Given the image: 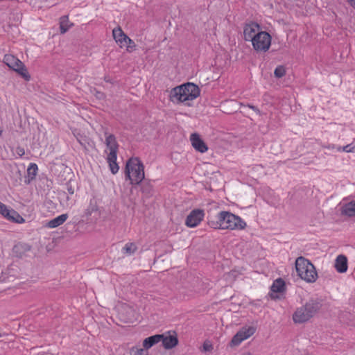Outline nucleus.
<instances>
[{
	"instance_id": "obj_5",
	"label": "nucleus",
	"mask_w": 355,
	"mask_h": 355,
	"mask_svg": "<svg viewBox=\"0 0 355 355\" xmlns=\"http://www.w3.org/2000/svg\"><path fill=\"white\" fill-rule=\"evenodd\" d=\"M105 144L106 149L105 150V153L106 154L107 162L111 172L113 174H116L119 170V166L116 163L119 145L114 136L112 135H107L105 138Z\"/></svg>"
},
{
	"instance_id": "obj_11",
	"label": "nucleus",
	"mask_w": 355,
	"mask_h": 355,
	"mask_svg": "<svg viewBox=\"0 0 355 355\" xmlns=\"http://www.w3.org/2000/svg\"><path fill=\"white\" fill-rule=\"evenodd\" d=\"M205 211L201 209H196L192 210L187 216L185 225L191 228L198 226L205 217Z\"/></svg>"
},
{
	"instance_id": "obj_24",
	"label": "nucleus",
	"mask_w": 355,
	"mask_h": 355,
	"mask_svg": "<svg viewBox=\"0 0 355 355\" xmlns=\"http://www.w3.org/2000/svg\"><path fill=\"white\" fill-rule=\"evenodd\" d=\"M129 355H149V353L144 348L132 347L130 349Z\"/></svg>"
},
{
	"instance_id": "obj_30",
	"label": "nucleus",
	"mask_w": 355,
	"mask_h": 355,
	"mask_svg": "<svg viewBox=\"0 0 355 355\" xmlns=\"http://www.w3.org/2000/svg\"><path fill=\"white\" fill-rule=\"evenodd\" d=\"M67 191L69 194L73 195L74 193V189L72 187V186L69 185V184L67 186Z\"/></svg>"
},
{
	"instance_id": "obj_8",
	"label": "nucleus",
	"mask_w": 355,
	"mask_h": 355,
	"mask_svg": "<svg viewBox=\"0 0 355 355\" xmlns=\"http://www.w3.org/2000/svg\"><path fill=\"white\" fill-rule=\"evenodd\" d=\"M3 62L10 69L17 71L26 80H29L30 76L27 72L26 68L24 63L17 58L10 54L5 55Z\"/></svg>"
},
{
	"instance_id": "obj_23",
	"label": "nucleus",
	"mask_w": 355,
	"mask_h": 355,
	"mask_svg": "<svg viewBox=\"0 0 355 355\" xmlns=\"http://www.w3.org/2000/svg\"><path fill=\"white\" fill-rule=\"evenodd\" d=\"M137 245L134 243H128L123 248V252L131 255L137 250Z\"/></svg>"
},
{
	"instance_id": "obj_1",
	"label": "nucleus",
	"mask_w": 355,
	"mask_h": 355,
	"mask_svg": "<svg viewBox=\"0 0 355 355\" xmlns=\"http://www.w3.org/2000/svg\"><path fill=\"white\" fill-rule=\"evenodd\" d=\"M208 225L213 229L223 230H241L246 227V223L241 217L227 211H220L210 217Z\"/></svg>"
},
{
	"instance_id": "obj_2",
	"label": "nucleus",
	"mask_w": 355,
	"mask_h": 355,
	"mask_svg": "<svg viewBox=\"0 0 355 355\" xmlns=\"http://www.w3.org/2000/svg\"><path fill=\"white\" fill-rule=\"evenodd\" d=\"M200 88L192 83H187L171 90L169 100L175 104L190 105V102L200 96Z\"/></svg>"
},
{
	"instance_id": "obj_31",
	"label": "nucleus",
	"mask_w": 355,
	"mask_h": 355,
	"mask_svg": "<svg viewBox=\"0 0 355 355\" xmlns=\"http://www.w3.org/2000/svg\"><path fill=\"white\" fill-rule=\"evenodd\" d=\"M351 6H352L354 8H355V0H346Z\"/></svg>"
},
{
	"instance_id": "obj_28",
	"label": "nucleus",
	"mask_w": 355,
	"mask_h": 355,
	"mask_svg": "<svg viewBox=\"0 0 355 355\" xmlns=\"http://www.w3.org/2000/svg\"><path fill=\"white\" fill-rule=\"evenodd\" d=\"M14 154L21 157L25 154V150L23 148L18 146L15 149Z\"/></svg>"
},
{
	"instance_id": "obj_25",
	"label": "nucleus",
	"mask_w": 355,
	"mask_h": 355,
	"mask_svg": "<svg viewBox=\"0 0 355 355\" xmlns=\"http://www.w3.org/2000/svg\"><path fill=\"white\" fill-rule=\"evenodd\" d=\"M336 152L354 153L355 144H350L343 147H336Z\"/></svg>"
},
{
	"instance_id": "obj_10",
	"label": "nucleus",
	"mask_w": 355,
	"mask_h": 355,
	"mask_svg": "<svg viewBox=\"0 0 355 355\" xmlns=\"http://www.w3.org/2000/svg\"><path fill=\"white\" fill-rule=\"evenodd\" d=\"M256 331V327L254 326L243 327L232 338L230 345L238 346L243 341L248 339Z\"/></svg>"
},
{
	"instance_id": "obj_29",
	"label": "nucleus",
	"mask_w": 355,
	"mask_h": 355,
	"mask_svg": "<svg viewBox=\"0 0 355 355\" xmlns=\"http://www.w3.org/2000/svg\"><path fill=\"white\" fill-rule=\"evenodd\" d=\"M247 106L254 110L258 115H261V112L257 107L252 105H248Z\"/></svg>"
},
{
	"instance_id": "obj_26",
	"label": "nucleus",
	"mask_w": 355,
	"mask_h": 355,
	"mask_svg": "<svg viewBox=\"0 0 355 355\" xmlns=\"http://www.w3.org/2000/svg\"><path fill=\"white\" fill-rule=\"evenodd\" d=\"M274 74L276 78H282L286 74L285 67L282 65L277 67L275 69Z\"/></svg>"
},
{
	"instance_id": "obj_21",
	"label": "nucleus",
	"mask_w": 355,
	"mask_h": 355,
	"mask_svg": "<svg viewBox=\"0 0 355 355\" xmlns=\"http://www.w3.org/2000/svg\"><path fill=\"white\" fill-rule=\"evenodd\" d=\"M343 213L349 216H355V200L345 204L343 207Z\"/></svg>"
},
{
	"instance_id": "obj_13",
	"label": "nucleus",
	"mask_w": 355,
	"mask_h": 355,
	"mask_svg": "<svg viewBox=\"0 0 355 355\" xmlns=\"http://www.w3.org/2000/svg\"><path fill=\"white\" fill-rule=\"evenodd\" d=\"M261 27L257 23L246 24L243 30L245 40L252 42L257 37V34L261 33Z\"/></svg>"
},
{
	"instance_id": "obj_20",
	"label": "nucleus",
	"mask_w": 355,
	"mask_h": 355,
	"mask_svg": "<svg viewBox=\"0 0 355 355\" xmlns=\"http://www.w3.org/2000/svg\"><path fill=\"white\" fill-rule=\"evenodd\" d=\"M72 25L73 24L70 23L67 15L62 16L60 18V30L62 34L65 33Z\"/></svg>"
},
{
	"instance_id": "obj_7",
	"label": "nucleus",
	"mask_w": 355,
	"mask_h": 355,
	"mask_svg": "<svg viewBox=\"0 0 355 355\" xmlns=\"http://www.w3.org/2000/svg\"><path fill=\"white\" fill-rule=\"evenodd\" d=\"M112 35L115 42L121 48L125 47L128 52H132L135 50V43L125 34L120 27H116L113 29Z\"/></svg>"
},
{
	"instance_id": "obj_27",
	"label": "nucleus",
	"mask_w": 355,
	"mask_h": 355,
	"mask_svg": "<svg viewBox=\"0 0 355 355\" xmlns=\"http://www.w3.org/2000/svg\"><path fill=\"white\" fill-rule=\"evenodd\" d=\"M202 347L205 352H210L213 349L212 344L208 340L204 342Z\"/></svg>"
},
{
	"instance_id": "obj_18",
	"label": "nucleus",
	"mask_w": 355,
	"mask_h": 355,
	"mask_svg": "<svg viewBox=\"0 0 355 355\" xmlns=\"http://www.w3.org/2000/svg\"><path fill=\"white\" fill-rule=\"evenodd\" d=\"M285 289V283L282 279H277L274 281L271 286L272 297H277L275 296L274 293H283Z\"/></svg>"
},
{
	"instance_id": "obj_22",
	"label": "nucleus",
	"mask_w": 355,
	"mask_h": 355,
	"mask_svg": "<svg viewBox=\"0 0 355 355\" xmlns=\"http://www.w3.org/2000/svg\"><path fill=\"white\" fill-rule=\"evenodd\" d=\"M38 171L37 165L35 163H31L27 168V176L28 178V182L33 180Z\"/></svg>"
},
{
	"instance_id": "obj_6",
	"label": "nucleus",
	"mask_w": 355,
	"mask_h": 355,
	"mask_svg": "<svg viewBox=\"0 0 355 355\" xmlns=\"http://www.w3.org/2000/svg\"><path fill=\"white\" fill-rule=\"evenodd\" d=\"M316 311L317 306L314 303H306L295 311L293 315V321L296 323L304 322L312 318Z\"/></svg>"
},
{
	"instance_id": "obj_17",
	"label": "nucleus",
	"mask_w": 355,
	"mask_h": 355,
	"mask_svg": "<svg viewBox=\"0 0 355 355\" xmlns=\"http://www.w3.org/2000/svg\"><path fill=\"white\" fill-rule=\"evenodd\" d=\"M162 338V335L160 334H156L150 337L146 338L143 341V347L144 348L148 351V349L152 347L153 345H155L157 343H159L161 342Z\"/></svg>"
},
{
	"instance_id": "obj_3",
	"label": "nucleus",
	"mask_w": 355,
	"mask_h": 355,
	"mask_svg": "<svg viewBox=\"0 0 355 355\" xmlns=\"http://www.w3.org/2000/svg\"><path fill=\"white\" fill-rule=\"evenodd\" d=\"M125 176L132 184H138L144 179V167L139 158L128 159L125 166Z\"/></svg>"
},
{
	"instance_id": "obj_19",
	"label": "nucleus",
	"mask_w": 355,
	"mask_h": 355,
	"mask_svg": "<svg viewBox=\"0 0 355 355\" xmlns=\"http://www.w3.org/2000/svg\"><path fill=\"white\" fill-rule=\"evenodd\" d=\"M68 216L66 214H61L55 218L49 221L47 227L49 228H55L63 224L67 219Z\"/></svg>"
},
{
	"instance_id": "obj_16",
	"label": "nucleus",
	"mask_w": 355,
	"mask_h": 355,
	"mask_svg": "<svg viewBox=\"0 0 355 355\" xmlns=\"http://www.w3.org/2000/svg\"><path fill=\"white\" fill-rule=\"evenodd\" d=\"M335 268L340 272H345L347 270V259L344 255H338L335 261Z\"/></svg>"
},
{
	"instance_id": "obj_12",
	"label": "nucleus",
	"mask_w": 355,
	"mask_h": 355,
	"mask_svg": "<svg viewBox=\"0 0 355 355\" xmlns=\"http://www.w3.org/2000/svg\"><path fill=\"white\" fill-rule=\"evenodd\" d=\"M0 214L8 220L15 222L17 223H24V219L14 209H10L1 202H0Z\"/></svg>"
},
{
	"instance_id": "obj_15",
	"label": "nucleus",
	"mask_w": 355,
	"mask_h": 355,
	"mask_svg": "<svg viewBox=\"0 0 355 355\" xmlns=\"http://www.w3.org/2000/svg\"><path fill=\"white\" fill-rule=\"evenodd\" d=\"M162 343L163 347L165 349H172L174 347H175L178 343V340L177 338V336L173 334H162Z\"/></svg>"
},
{
	"instance_id": "obj_32",
	"label": "nucleus",
	"mask_w": 355,
	"mask_h": 355,
	"mask_svg": "<svg viewBox=\"0 0 355 355\" xmlns=\"http://www.w3.org/2000/svg\"><path fill=\"white\" fill-rule=\"evenodd\" d=\"M336 147H340L339 146H335V145H332V146H329L328 147L329 149H331V150H334L335 151H336Z\"/></svg>"
},
{
	"instance_id": "obj_34",
	"label": "nucleus",
	"mask_w": 355,
	"mask_h": 355,
	"mask_svg": "<svg viewBox=\"0 0 355 355\" xmlns=\"http://www.w3.org/2000/svg\"><path fill=\"white\" fill-rule=\"evenodd\" d=\"M2 131L0 130V137L1 136Z\"/></svg>"
},
{
	"instance_id": "obj_33",
	"label": "nucleus",
	"mask_w": 355,
	"mask_h": 355,
	"mask_svg": "<svg viewBox=\"0 0 355 355\" xmlns=\"http://www.w3.org/2000/svg\"><path fill=\"white\" fill-rule=\"evenodd\" d=\"M241 355H252V354L249 352H245Z\"/></svg>"
},
{
	"instance_id": "obj_14",
	"label": "nucleus",
	"mask_w": 355,
	"mask_h": 355,
	"mask_svg": "<svg viewBox=\"0 0 355 355\" xmlns=\"http://www.w3.org/2000/svg\"><path fill=\"white\" fill-rule=\"evenodd\" d=\"M190 141L193 148L201 153H204L207 151L208 147L203 140L200 138V135L197 133H193L190 136Z\"/></svg>"
},
{
	"instance_id": "obj_4",
	"label": "nucleus",
	"mask_w": 355,
	"mask_h": 355,
	"mask_svg": "<svg viewBox=\"0 0 355 355\" xmlns=\"http://www.w3.org/2000/svg\"><path fill=\"white\" fill-rule=\"evenodd\" d=\"M297 275L308 283H313L318 279L315 266L306 259L300 257L295 261Z\"/></svg>"
},
{
	"instance_id": "obj_9",
	"label": "nucleus",
	"mask_w": 355,
	"mask_h": 355,
	"mask_svg": "<svg viewBox=\"0 0 355 355\" xmlns=\"http://www.w3.org/2000/svg\"><path fill=\"white\" fill-rule=\"evenodd\" d=\"M271 35L266 31H261L251 42L253 49L257 52H266L270 47Z\"/></svg>"
}]
</instances>
